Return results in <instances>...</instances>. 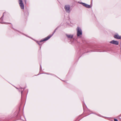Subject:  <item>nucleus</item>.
Returning <instances> with one entry per match:
<instances>
[{"label": "nucleus", "mask_w": 121, "mask_h": 121, "mask_svg": "<svg viewBox=\"0 0 121 121\" xmlns=\"http://www.w3.org/2000/svg\"><path fill=\"white\" fill-rule=\"evenodd\" d=\"M77 35L78 36H79L82 34V31L81 29L78 27L77 29Z\"/></svg>", "instance_id": "obj_1"}, {"label": "nucleus", "mask_w": 121, "mask_h": 121, "mask_svg": "<svg viewBox=\"0 0 121 121\" xmlns=\"http://www.w3.org/2000/svg\"><path fill=\"white\" fill-rule=\"evenodd\" d=\"M67 13H69L70 11V7L69 5H66L64 7Z\"/></svg>", "instance_id": "obj_2"}, {"label": "nucleus", "mask_w": 121, "mask_h": 121, "mask_svg": "<svg viewBox=\"0 0 121 121\" xmlns=\"http://www.w3.org/2000/svg\"><path fill=\"white\" fill-rule=\"evenodd\" d=\"M55 31H56V30H55L54 31V32L52 35H49L46 38L44 39L41 40L40 41V42L41 43L42 42L44 41H46V40H48V39H49L51 37H52L53 35V34H54V33L55 32Z\"/></svg>", "instance_id": "obj_3"}, {"label": "nucleus", "mask_w": 121, "mask_h": 121, "mask_svg": "<svg viewBox=\"0 0 121 121\" xmlns=\"http://www.w3.org/2000/svg\"><path fill=\"white\" fill-rule=\"evenodd\" d=\"M19 3L21 9H24V6L22 0H19Z\"/></svg>", "instance_id": "obj_4"}, {"label": "nucleus", "mask_w": 121, "mask_h": 121, "mask_svg": "<svg viewBox=\"0 0 121 121\" xmlns=\"http://www.w3.org/2000/svg\"><path fill=\"white\" fill-rule=\"evenodd\" d=\"M110 43H111L116 45H118L119 43L118 42V41L114 40H112L110 41Z\"/></svg>", "instance_id": "obj_5"}, {"label": "nucleus", "mask_w": 121, "mask_h": 121, "mask_svg": "<svg viewBox=\"0 0 121 121\" xmlns=\"http://www.w3.org/2000/svg\"><path fill=\"white\" fill-rule=\"evenodd\" d=\"M81 3L84 6L88 8H90L91 7V6L89 5L86 4L85 3Z\"/></svg>", "instance_id": "obj_6"}, {"label": "nucleus", "mask_w": 121, "mask_h": 121, "mask_svg": "<svg viewBox=\"0 0 121 121\" xmlns=\"http://www.w3.org/2000/svg\"><path fill=\"white\" fill-rule=\"evenodd\" d=\"M114 37L116 39H121V36H119L118 35H115L114 36Z\"/></svg>", "instance_id": "obj_7"}, {"label": "nucleus", "mask_w": 121, "mask_h": 121, "mask_svg": "<svg viewBox=\"0 0 121 121\" xmlns=\"http://www.w3.org/2000/svg\"><path fill=\"white\" fill-rule=\"evenodd\" d=\"M66 35L68 38L70 39L72 38L73 36V35Z\"/></svg>", "instance_id": "obj_8"}, {"label": "nucleus", "mask_w": 121, "mask_h": 121, "mask_svg": "<svg viewBox=\"0 0 121 121\" xmlns=\"http://www.w3.org/2000/svg\"><path fill=\"white\" fill-rule=\"evenodd\" d=\"M114 120L115 121H118L116 119H114Z\"/></svg>", "instance_id": "obj_9"}, {"label": "nucleus", "mask_w": 121, "mask_h": 121, "mask_svg": "<svg viewBox=\"0 0 121 121\" xmlns=\"http://www.w3.org/2000/svg\"><path fill=\"white\" fill-rule=\"evenodd\" d=\"M25 2V3H26V0H24Z\"/></svg>", "instance_id": "obj_10"}, {"label": "nucleus", "mask_w": 121, "mask_h": 121, "mask_svg": "<svg viewBox=\"0 0 121 121\" xmlns=\"http://www.w3.org/2000/svg\"><path fill=\"white\" fill-rule=\"evenodd\" d=\"M38 43L39 44V45H40V44L39 43Z\"/></svg>", "instance_id": "obj_11"}]
</instances>
